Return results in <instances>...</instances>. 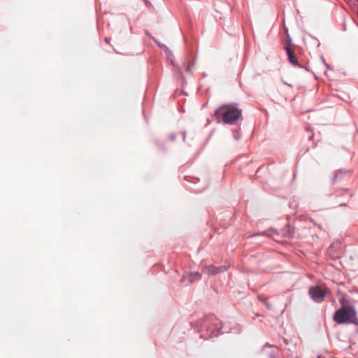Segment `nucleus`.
Here are the masks:
<instances>
[{"mask_svg":"<svg viewBox=\"0 0 358 358\" xmlns=\"http://www.w3.org/2000/svg\"><path fill=\"white\" fill-rule=\"evenodd\" d=\"M220 109L224 110L222 114V120L225 124H232L241 117L242 110L236 103L223 105Z\"/></svg>","mask_w":358,"mask_h":358,"instance_id":"f257e3e1","label":"nucleus"},{"mask_svg":"<svg viewBox=\"0 0 358 358\" xmlns=\"http://www.w3.org/2000/svg\"><path fill=\"white\" fill-rule=\"evenodd\" d=\"M355 315V312L352 308L343 306L335 313L334 320L339 324H343L350 322Z\"/></svg>","mask_w":358,"mask_h":358,"instance_id":"f03ea898","label":"nucleus"},{"mask_svg":"<svg viewBox=\"0 0 358 358\" xmlns=\"http://www.w3.org/2000/svg\"><path fill=\"white\" fill-rule=\"evenodd\" d=\"M327 292V289L316 286L310 288L309 294L314 301L316 302H322L324 300Z\"/></svg>","mask_w":358,"mask_h":358,"instance_id":"7ed1b4c3","label":"nucleus"},{"mask_svg":"<svg viewBox=\"0 0 358 358\" xmlns=\"http://www.w3.org/2000/svg\"><path fill=\"white\" fill-rule=\"evenodd\" d=\"M224 267H215L213 265L205 266L202 268V272L206 274L215 275L224 271H226Z\"/></svg>","mask_w":358,"mask_h":358,"instance_id":"20e7f679","label":"nucleus"},{"mask_svg":"<svg viewBox=\"0 0 358 358\" xmlns=\"http://www.w3.org/2000/svg\"><path fill=\"white\" fill-rule=\"evenodd\" d=\"M285 49H286L289 62L294 66L302 67V66L299 65L294 50L289 46H286Z\"/></svg>","mask_w":358,"mask_h":358,"instance_id":"39448f33","label":"nucleus"},{"mask_svg":"<svg viewBox=\"0 0 358 358\" xmlns=\"http://www.w3.org/2000/svg\"><path fill=\"white\" fill-rule=\"evenodd\" d=\"M210 322H213V325L215 326L214 329L210 330L211 331H213L214 330L219 329L220 327H219L218 320L215 317H210L205 321V323L206 325H208V323H210Z\"/></svg>","mask_w":358,"mask_h":358,"instance_id":"423d86ee","label":"nucleus"},{"mask_svg":"<svg viewBox=\"0 0 358 358\" xmlns=\"http://www.w3.org/2000/svg\"><path fill=\"white\" fill-rule=\"evenodd\" d=\"M201 278V275L200 273H191L189 275V281L190 282H194L195 280H199Z\"/></svg>","mask_w":358,"mask_h":358,"instance_id":"0eeeda50","label":"nucleus"},{"mask_svg":"<svg viewBox=\"0 0 358 358\" xmlns=\"http://www.w3.org/2000/svg\"><path fill=\"white\" fill-rule=\"evenodd\" d=\"M339 300H340L341 303L342 304V306H345V304H344L345 297H344V296H343V297H342V298H341Z\"/></svg>","mask_w":358,"mask_h":358,"instance_id":"6e6552de","label":"nucleus"},{"mask_svg":"<svg viewBox=\"0 0 358 358\" xmlns=\"http://www.w3.org/2000/svg\"><path fill=\"white\" fill-rule=\"evenodd\" d=\"M185 71H186L187 72H190V71H191V66H190V64H188V65H187V67H186V69H185Z\"/></svg>","mask_w":358,"mask_h":358,"instance_id":"1a4fd4ad","label":"nucleus"},{"mask_svg":"<svg viewBox=\"0 0 358 358\" xmlns=\"http://www.w3.org/2000/svg\"><path fill=\"white\" fill-rule=\"evenodd\" d=\"M110 41V38H105V41H106V43H109Z\"/></svg>","mask_w":358,"mask_h":358,"instance_id":"9d476101","label":"nucleus"},{"mask_svg":"<svg viewBox=\"0 0 358 358\" xmlns=\"http://www.w3.org/2000/svg\"><path fill=\"white\" fill-rule=\"evenodd\" d=\"M219 112H220L219 110H216V111H215V114H216V115H217L218 117H219Z\"/></svg>","mask_w":358,"mask_h":358,"instance_id":"9b49d317","label":"nucleus"},{"mask_svg":"<svg viewBox=\"0 0 358 358\" xmlns=\"http://www.w3.org/2000/svg\"><path fill=\"white\" fill-rule=\"evenodd\" d=\"M271 358H274V357H271Z\"/></svg>","mask_w":358,"mask_h":358,"instance_id":"f8f14e48","label":"nucleus"}]
</instances>
